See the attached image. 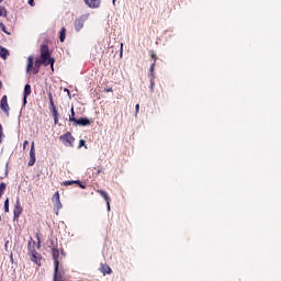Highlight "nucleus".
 Wrapping results in <instances>:
<instances>
[{
	"label": "nucleus",
	"instance_id": "nucleus-1",
	"mask_svg": "<svg viewBox=\"0 0 281 281\" xmlns=\"http://www.w3.org/2000/svg\"><path fill=\"white\" fill-rule=\"evenodd\" d=\"M40 60L45 65V67L50 65V68L54 71V63H56V60L49 57V47L47 45H42Z\"/></svg>",
	"mask_w": 281,
	"mask_h": 281
},
{
	"label": "nucleus",
	"instance_id": "nucleus-2",
	"mask_svg": "<svg viewBox=\"0 0 281 281\" xmlns=\"http://www.w3.org/2000/svg\"><path fill=\"white\" fill-rule=\"evenodd\" d=\"M29 256L32 262L41 267L42 257H41V254L36 252V249L34 248V246L29 247Z\"/></svg>",
	"mask_w": 281,
	"mask_h": 281
},
{
	"label": "nucleus",
	"instance_id": "nucleus-3",
	"mask_svg": "<svg viewBox=\"0 0 281 281\" xmlns=\"http://www.w3.org/2000/svg\"><path fill=\"white\" fill-rule=\"evenodd\" d=\"M21 214H23V206H21V200L16 198L13 209V221H19Z\"/></svg>",
	"mask_w": 281,
	"mask_h": 281
},
{
	"label": "nucleus",
	"instance_id": "nucleus-4",
	"mask_svg": "<svg viewBox=\"0 0 281 281\" xmlns=\"http://www.w3.org/2000/svg\"><path fill=\"white\" fill-rule=\"evenodd\" d=\"M87 19H89V14H83L75 21L76 32H80V30H82V27H85V21H87Z\"/></svg>",
	"mask_w": 281,
	"mask_h": 281
},
{
	"label": "nucleus",
	"instance_id": "nucleus-5",
	"mask_svg": "<svg viewBox=\"0 0 281 281\" xmlns=\"http://www.w3.org/2000/svg\"><path fill=\"white\" fill-rule=\"evenodd\" d=\"M69 122H75L77 126H91V121L87 117H81V119L70 117Z\"/></svg>",
	"mask_w": 281,
	"mask_h": 281
},
{
	"label": "nucleus",
	"instance_id": "nucleus-6",
	"mask_svg": "<svg viewBox=\"0 0 281 281\" xmlns=\"http://www.w3.org/2000/svg\"><path fill=\"white\" fill-rule=\"evenodd\" d=\"M61 142H64L65 146H74V142H76V138L71 136V133L67 132L66 134L61 135L59 137Z\"/></svg>",
	"mask_w": 281,
	"mask_h": 281
},
{
	"label": "nucleus",
	"instance_id": "nucleus-7",
	"mask_svg": "<svg viewBox=\"0 0 281 281\" xmlns=\"http://www.w3.org/2000/svg\"><path fill=\"white\" fill-rule=\"evenodd\" d=\"M0 109L7 113V115H10V105L8 104V95H3L0 101Z\"/></svg>",
	"mask_w": 281,
	"mask_h": 281
},
{
	"label": "nucleus",
	"instance_id": "nucleus-8",
	"mask_svg": "<svg viewBox=\"0 0 281 281\" xmlns=\"http://www.w3.org/2000/svg\"><path fill=\"white\" fill-rule=\"evenodd\" d=\"M59 266H55L54 268V277L53 281H65V272L63 270H58Z\"/></svg>",
	"mask_w": 281,
	"mask_h": 281
},
{
	"label": "nucleus",
	"instance_id": "nucleus-9",
	"mask_svg": "<svg viewBox=\"0 0 281 281\" xmlns=\"http://www.w3.org/2000/svg\"><path fill=\"white\" fill-rule=\"evenodd\" d=\"M52 256L55 267H60V251L58 250V248L52 249Z\"/></svg>",
	"mask_w": 281,
	"mask_h": 281
},
{
	"label": "nucleus",
	"instance_id": "nucleus-10",
	"mask_svg": "<svg viewBox=\"0 0 281 281\" xmlns=\"http://www.w3.org/2000/svg\"><path fill=\"white\" fill-rule=\"evenodd\" d=\"M36 164V149L34 148V142L31 144L29 166Z\"/></svg>",
	"mask_w": 281,
	"mask_h": 281
},
{
	"label": "nucleus",
	"instance_id": "nucleus-11",
	"mask_svg": "<svg viewBox=\"0 0 281 281\" xmlns=\"http://www.w3.org/2000/svg\"><path fill=\"white\" fill-rule=\"evenodd\" d=\"M53 201H55L56 214L63 209V203H60V193L58 191L53 195Z\"/></svg>",
	"mask_w": 281,
	"mask_h": 281
},
{
	"label": "nucleus",
	"instance_id": "nucleus-12",
	"mask_svg": "<svg viewBox=\"0 0 281 281\" xmlns=\"http://www.w3.org/2000/svg\"><path fill=\"white\" fill-rule=\"evenodd\" d=\"M86 5L91 9L100 8V3H102V0H83Z\"/></svg>",
	"mask_w": 281,
	"mask_h": 281
},
{
	"label": "nucleus",
	"instance_id": "nucleus-13",
	"mask_svg": "<svg viewBox=\"0 0 281 281\" xmlns=\"http://www.w3.org/2000/svg\"><path fill=\"white\" fill-rule=\"evenodd\" d=\"M9 56L10 52L5 47L0 46V57H2L3 60H7Z\"/></svg>",
	"mask_w": 281,
	"mask_h": 281
},
{
	"label": "nucleus",
	"instance_id": "nucleus-14",
	"mask_svg": "<svg viewBox=\"0 0 281 281\" xmlns=\"http://www.w3.org/2000/svg\"><path fill=\"white\" fill-rule=\"evenodd\" d=\"M32 67H34V57L29 56L27 66H26V74H30V71H32Z\"/></svg>",
	"mask_w": 281,
	"mask_h": 281
},
{
	"label": "nucleus",
	"instance_id": "nucleus-15",
	"mask_svg": "<svg viewBox=\"0 0 281 281\" xmlns=\"http://www.w3.org/2000/svg\"><path fill=\"white\" fill-rule=\"evenodd\" d=\"M41 65H43L41 59H36L33 68V74L36 76L41 71Z\"/></svg>",
	"mask_w": 281,
	"mask_h": 281
},
{
	"label": "nucleus",
	"instance_id": "nucleus-16",
	"mask_svg": "<svg viewBox=\"0 0 281 281\" xmlns=\"http://www.w3.org/2000/svg\"><path fill=\"white\" fill-rule=\"evenodd\" d=\"M48 100L50 112L54 113V111H58L56 110V104H54V97L52 95V93H48Z\"/></svg>",
	"mask_w": 281,
	"mask_h": 281
},
{
	"label": "nucleus",
	"instance_id": "nucleus-17",
	"mask_svg": "<svg viewBox=\"0 0 281 281\" xmlns=\"http://www.w3.org/2000/svg\"><path fill=\"white\" fill-rule=\"evenodd\" d=\"M31 93H32V86H30V83H26V85L24 86L23 95H24V97H27V95H31Z\"/></svg>",
	"mask_w": 281,
	"mask_h": 281
},
{
	"label": "nucleus",
	"instance_id": "nucleus-18",
	"mask_svg": "<svg viewBox=\"0 0 281 281\" xmlns=\"http://www.w3.org/2000/svg\"><path fill=\"white\" fill-rule=\"evenodd\" d=\"M66 32H67V30H65V27H63L61 31L59 32V41H60V43H65Z\"/></svg>",
	"mask_w": 281,
	"mask_h": 281
},
{
	"label": "nucleus",
	"instance_id": "nucleus-19",
	"mask_svg": "<svg viewBox=\"0 0 281 281\" xmlns=\"http://www.w3.org/2000/svg\"><path fill=\"white\" fill-rule=\"evenodd\" d=\"M4 212H10V199L8 198L4 201Z\"/></svg>",
	"mask_w": 281,
	"mask_h": 281
},
{
	"label": "nucleus",
	"instance_id": "nucleus-20",
	"mask_svg": "<svg viewBox=\"0 0 281 281\" xmlns=\"http://www.w3.org/2000/svg\"><path fill=\"white\" fill-rule=\"evenodd\" d=\"M5 188H7L5 182H1L0 183V198L3 194V192H5Z\"/></svg>",
	"mask_w": 281,
	"mask_h": 281
},
{
	"label": "nucleus",
	"instance_id": "nucleus-21",
	"mask_svg": "<svg viewBox=\"0 0 281 281\" xmlns=\"http://www.w3.org/2000/svg\"><path fill=\"white\" fill-rule=\"evenodd\" d=\"M53 117H54V124H58V111L54 110Z\"/></svg>",
	"mask_w": 281,
	"mask_h": 281
},
{
	"label": "nucleus",
	"instance_id": "nucleus-22",
	"mask_svg": "<svg viewBox=\"0 0 281 281\" xmlns=\"http://www.w3.org/2000/svg\"><path fill=\"white\" fill-rule=\"evenodd\" d=\"M149 71H150V78H155V63L151 64Z\"/></svg>",
	"mask_w": 281,
	"mask_h": 281
},
{
	"label": "nucleus",
	"instance_id": "nucleus-23",
	"mask_svg": "<svg viewBox=\"0 0 281 281\" xmlns=\"http://www.w3.org/2000/svg\"><path fill=\"white\" fill-rule=\"evenodd\" d=\"M75 183H76L77 186H79V188H81V190H85V189L87 188V186H85V184L82 183V181H80V180H75Z\"/></svg>",
	"mask_w": 281,
	"mask_h": 281
},
{
	"label": "nucleus",
	"instance_id": "nucleus-24",
	"mask_svg": "<svg viewBox=\"0 0 281 281\" xmlns=\"http://www.w3.org/2000/svg\"><path fill=\"white\" fill-rule=\"evenodd\" d=\"M0 16H8V11L3 7H0Z\"/></svg>",
	"mask_w": 281,
	"mask_h": 281
},
{
	"label": "nucleus",
	"instance_id": "nucleus-25",
	"mask_svg": "<svg viewBox=\"0 0 281 281\" xmlns=\"http://www.w3.org/2000/svg\"><path fill=\"white\" fill-rule=\"evenodd\" d=\"M75 180H67L63 182V186H74Z\"/></svg>",
	"mask_w": 281,
	"mask_h": 281
},
{
	"label": "nucleus",
	"instance_id": "nucleus-26",
	"mask_svg": "<svg viewBox=\"0 0 281 281\" xmlns=\"http://www.w3.org/2000/svg\"><path fill=\"white\" fill-rule=\"evenodd\" d=\"M100 271L103 273V276H106V268H104V263H101Z\"/></svg>",
	"mask_w": 281,
	"mask_h": 281
},
{
	"label": "nucleus",
	"instance_id": "nucleus-27",
	"mask_svg": "<svg viewBox=\"0 0 281 281\" xmlns=\"http://www.w3.org/2000/svg\"><path fill=\"white\" fill-rule=\"evenodd\" d=\"M0 27H1L2 32H4V34H10V33H8V31L5 30V24H3V22L0 23Z\"/></svg>",
	"mask_w": 281,
	"mask_h": 281
},
{
	"label": "nucleus",
	"instance_id": "nucleus-28",
	"mask_svg": "<svg viewBox=\"0 0 281 281\" xmlns=\"http://www.w3.org/2000/svg\"><path fill=\"white\" fill-rule=\"evenodd\" d=\"M98 192H99V194H101V196H103L104 200H106V191L100 190Z\"/></svg>",
	"mask_w": 281,
	"mask_h": 281
},
{
	"label": "nucleus",
	"instance_id": "nucleus-29",
	"mask_svg": "<svg viewBox=\"0 0 281 281\" xmlns=\"http://www.w3.org/2000/svg\"><path fill=\"white\" fill-rule=\"evenodd\" d=\"M155 87V78L150 77V89L153 90Z\"/></svg>",
	"mask_w": 281,
	"mask_h": 281
},
{
	"label": "nucleus",
	"instance_id": "nucleus-30",
	"mask_svg": "<svg viewBox=\"0 0 281 281\" xmlns=\"http://www.w3.org/2000/svg\"><path fill=\"white\" fill-rule=\"evenodd\" d=\"M2 137H3V126L0 124V143Z\"/></svg>",
	"mask_w": 281,
	"mask_h": 281
},
{
	"label": "nucleus",
	"instance_id": "nucleus-31",
	"mask_svg": "<svg viewBox=\"0 0 281 281\" xmlns=\"http://www.w3.org/2000/svg\"><path fill=\"white\" fill-rule=\"evenodd\" d=\"M29 5H31L32 8H34L36 5V3L34 2V0H29Z\"/></svg>",
	"mask_w": 281,
	"mask_h": 281
},
{
	"label": "nucleus",
	"instance_id": "nucleus-32",
	"mask_svg": "<svg viewBox=\"0 0 281 281\" xmlns=\"http://www.w3.org/2000/svg\"><path fill=\"white\" fill-rule=\"evenodd\" d=\"M29 145H30V142L24 140V143H23V149L25 150V148H27Z\"/></svg>",
	"mask_w": 281,
	"mask_h": 281
},
{
	"label": "nucleus",
	"instance_id": "nucleus-33",
	"mask_svg": "<svg viewBox=\"0 0 281 281\" xmlns=\"http://www.w3.org/2000/svg\"><path fill=\"white\" fill-rule=\"evenodd\" d=\"M25 104H27V97L23 95V106H25Z\"/></svg>",
	"mask_w": 281,
	"mask_h": 281
},
{
	"label": "nucleus",
	"instance_id": "nucleus-34",
	"mask_svg": "<svg viewBox=\"0 0 281 281\" xmlns=\"http://www.w3.org/2000/svg\"><path fill=\"white\" fill-rule=\"evenodd\" d=\"M82 146H85V140L81 139V140L79 142V148H82Z\"/></svg>",
	"mask_w": 281,
	"mask_h": 281
},
{
	"label": "nucleus",
	"instance_id": "nucleus-35",
	"mask_svg": "<svg viewBox=\"0 0 281 281\" xmlns=\"http://www.w3.org/2000/svg\"><path fill=\"white\" fill-rule=\"evenodd\" d=\"M135 111H136V115H137V113H139V104L135 105Z\"/></svg>",
	"mask_w": 281,
	"mask_h": 281
},
{
	"label": "nucleus",
	"instance_id": "nucleus-36",
	"mask_svg": "<svg viewBox=\"0 0 281 281\" xmlns=\"http://www.w3.org/2000/svg\"><path fill=\"white\" fill-rule=\"evenodd\" d=\"M106 273H108V274L113 273V271L111 270V267H108V268H106Z\"/></svg>",
	"mask_w": 281,
	"mask_h": 281
},
{
	"label": "nucleus",
	"instance_id": "nucleus-37",
	"mask_svg": "<svg viewBox=\"0 0 281 281\" xmlns=\"http://www.w3.org/2000/svg\"><path fill=\"white\" fill-rule=\"evenodd\" d=\"M75 115H76V112H74V108H71V115L69 116V119L75 117Z\"/></svg>",
	"mask_w": 281,
	"mask_h": 281
},
{
	"label": "nucleus",
	"instance_id": "nucleus-38",
	"mask_svg": "<svg viewBox=\"0 0 281 281\" xmlns=\"http://www.w3.org/2000/svg\"><path fill=\"white\" fill-rule=\"evenodd\" d=\"M151 58L154 59V63H157V55L153 54Z\"/></svg>",
	"mask_w": 281,
	"mask_h": 281
},
{
	"label": "nucleus",
	"instance_id": "nucleus-39",
	"mask_svg": "<svg viewBox=\"0 0 281 281\" xmlns=\"http://www.w3.org/2000/svg\"><path fill=\"white\" fill-rule=\"evenodd\" d=\"M123 47H124V44H121V56H122V53H123Z\"/></svg>",
	"mask_w": 281,
	"mask_h": 281
},
{
	"label": "nucleus",
	"instance_id": "nucleus-40",
	"mask_svg": "<svg viewBox=\"0 0 281 281\" xmlns=\"http://www.w3.org/2000/svg\"><path fill=\"white\" fill-rule=\"evenodd\" d=\"M5 177H8V164H7V169H5Z\"/></svg>",
	"mask_w": 281,
	"mask_h": 281
},
{
	"label": "nucleus",
	"instance_id": "nucleus-41",
	"mask_svg": "<svg viewBox=\"0 0 281 281\" xmlns=\"http://www.w3.org/2000/svg\"><path fill=\"white\" fill-rule=\"evenodd\" d=\"M108 210H111V205L109 204V202H108Z\"/></svg>",
	"mask_w": 281,
	"mask_h": 281
},
{
	"label": "nucleus",
	"instance_id": "nucleus-42",
	"mask_svg": "<svg viewBox=\"0 0 281 281\" xmlns=\"http://www.w3.org/2000/svg\"><path fill=\"white\" fill-rule=\"evenodd\" d=\"M37 248H38V249L41 248V243L37 244Z\"/></svg>",
	"mask_w": 281,
	"mask_h": 281
},
{
	"label": "nucleus",
	"instance_id": "nucleus-43",
	"mask_svg": "<svg viewBox=\"0 0 281 281\" xmlns=\"http://www.w3.org/2000/svg\"><path fill=\"white\" fill-rule=\"evenodd\" d=\"M1 87H3V83L0 81V89H1Z\"/></svg>",
	"mask_w": 281,
	"mask_h": 281
},
{
	"label": "nucleus",
	"instance_id": "nucleus-44",
	"mask_svg": "<svg viewBox=\"0 0 281 281\" xmlns=\"http://www.w3.org/2000/svg\"><path fill=\"white\" fill-rule=\"evenodd\" d=\"M66 92H68V95H69V90L68 89H65Z\"/></svg>",
	"mask_w": 281,
	"mask_h": 281
},
{
	"label": "nucleus",
	"instance_id": "nucleus-45",
	"mask_svg": "<svg viewBox=\"0 0 281 281\" xmlns=\"http://www.w3.org/2000/svg\"><path fill=\"white\" fill-rule=\"evenodd\" d=\"M0 3H3V0H0Z\"/></svg>",
	"mask_w": 281,
	"mask_h": 281
},
{
	"label": "nucleus",
	"instance_id": "nucleus-46",
	"mask_svg": "<svg viewBox=\"0 0 281 281\" xmlns=\"http://www.w3.org/2000/svg\"><path fill=\"white\" fill-rule=\"evenodd\" d=\"M106 91L109 92V91H112V90H111V89H108Z\"/></svg>",
	"mask_w": 281,
	"mask_h": 281
},
{
	"label": "nucleus",
	"instance_id": "nucleus-47",
	"mask_svg": "<svg viewBox=\"0 0 281 281\" xmlns=\"http://www.w3.org/2000/svg\"><path fill=\"white\" fill-rule=\"evenodd\" d=\"M0 222H1V215H0Z\"/></svg>",
	"mask_w": 281,
	"mask_h": 281
},
{
	"label": "nucleus",
	"instance_id": "nucleus-48",
	"mask_svg": "<svg viewBox=\"0 0 281 281\" xmlns=\"http://www.w3.org/2000/svg\"><path fill=\"white\" fill-rule=\"evenodd\" d=\"M113 3H115V0H113Z\"/></svg>",
	"mask_w": 281,
	"mask_h": 281
}]
</instances>
